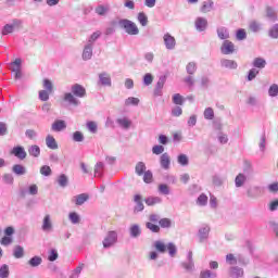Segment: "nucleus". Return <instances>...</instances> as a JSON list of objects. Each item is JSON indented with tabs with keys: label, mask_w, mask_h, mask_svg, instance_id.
Returning a JSON list of instances; mask_svg holds the SVG:
<instances>
[{
	"label": "nucleus",
	"mask_w": 278,
	"mask_h": 278,
	"mask_svg": "<svg viewBox=\"0 0 278 278\" xmlns=\"http://www.w3.org/2000/svg\"><path fill=\"white\" fill-rule=\"evenodd\" d=\"M72 92H65L63 96L64 103H67L68 105H74V108H78V105H81V101L79 99H84L86 97V88L79 84H74L71 87Z\"/></svg>",
	"instance_id": "1"
},
{
	"label": "nucleus",
	"mask_w": 278,
	"mask_h": 278,
	"mask_svg": "<svg viewBox=\"0 0 278 278\" xmlns=\"http://www.w3.org/2000/svg\"><path fill=\"white\" fill-rule=\"evenodd\" d=\"M117 25L121 29H124L128 36H138V34H140V28H138L136 22L131 20L121 18L118 20Z\"/></svg>",
	"instance_id": "2"
},
{
	"label": "nucleus",
	"mask_w": 278,
	"mask_h": 278,
	"mask_svg": "<svg viewBox=\"0 0 278 278\" xmlns=\"http://www.w3.org/2000/svg\"><path fill=\"white\" fill-rule=\"evenodd\" d=\"M15 232H16V230L12 226L4 228V237H2L0 240L1 247H10V244H12V242H14L13 236Z\"/></svg>",
	"instance_id": "3"
},
{
	"label": "nucleus",
	"mask_w": 278,
	"mask_h": 278,
	"mask_svg": "<svg viewBox=\"0 0 278 278\" xmlns=\"http://www.w3.org/2000/svg\"><path fill=\"white\" fill-rule=\"evenodd\" d=\"M212 231V228L210 227V225L207 224H202L199 228H198V240L200 242V244H203L205 242H207V240H210V232Z\"/></svg>",
	"instance_id": "4"
},
{
	"label": "nucleus",
	"mask_w": 278,
	"mask_h": 278,
	"mask_svg": "<svg viewBox=\"0 0 278 278\" xmlns=\"http://www.w3.org/2000/svg\"><path fill=\"white\" fill-rule=\"evenodd\" d=\"M118 242V233L114 230H111L106 233L105 238L102 241L103 249H110Z\"/></svg>",
	"instance_id": "5"
},
{
	"label": "nucleus",
	"mask_w": 278,
	"mask_h": 278,
	"mask_svg": "<svg viewBox=\"0 0 278 278\" xmlns=\"http://www.w3.org/2000/svg\"><path fill=\"white\" fill-rule=\"evenodd\" d=\"M22 24L21 20H13L11 24H5L1 29V36L14 34V30L20 29Z\"/></svg>",
	"instance_id": "6"
},
{
	"label": "nucleus",
	"mask_w": 278,
	"mask_h": 278,
	"mask_svg": "<svg viewBox=\"0 0 278 278\" xmlns=\"http://www.w3.org/2000/svg\"><path fill=\"white\" fill-rule=\"evenodd\" d=\"M236 52V45H233L230 40L223 41L220 46V53L223 55H232Z\"/></svg>",
	"instance_id": "7"
},
{
	"label": "nucleus",
	"mask_w": 278,
	"mask_h": 278,
	"mask_svg": "<svg viewBox=\"0 0 278 278\" xmlns=\"http://www.w3.org/2000/svg\"><path fill=\"white\" fill-rule=\"evenodd\" d=\"M163 41L165 45V49H167L168 51H173L175 50V47H177V40L168 33L163 36Z\"/></svg>",
	"instance_id": "8"
},
{
	"label": "nucleus",
	"mask_w": 278,
	"mask_h": 278,
	"mask_svg": "<svg viewBox=\"0 0 278 278\" xmlns=\"http://www.w3.org/2000/svg\"><path fill=\"white\" fill-rule=\"evenodd\" d=\"M41 230L45 233H51V231H53V222L51 220V215H45L42 219Z\"/></svg>",
	"instance_id": "9"
},
{
	"label": "nucleus",
	"mask_w": 278,
	"mask_h": 278,
	"mask_svg": "<svg viewBox=\"0 0 278 278\" xmlns=\"http://www.w3.org/2000/svg\"><path fill=\"white\" fill-rule=\"evenodd\" d=\"M226 262L227 264H230V266H233L236 264H249V260H244L242 256H239L238 258H236V256L233 254H227L226 255Z\"/></svg>",
	"instance_id": "10"
},
{
	"label": "nucleus",
	"mask_w": 278,
	"mask_h": 278,
	"mask_svg": "<svg viewBox=\"0 0 278 278\" xmlns=\"http://www.w3.org/2000/svg\"><path fill=\"white\" fill-rule=\"evenodd\" d=\"M164 84H166L165 75L159 77V80L154 88V97H162L163 94L162 90L164 89Z\"/></svg>",
	"instance_id": "11"
},
{
	"label": "nucleus",
	"mask_w": 278,
	"mask_h": 278,
	"mask_svg": "<svg viewBox=\"0 0 278 278\" xmlns=\"http://www.w3.org/2000/svg\"><path fill=\"white\" fill-rule=\"evenodd\" d=\"M134 203H135V207H134V213L135 214H138V213L144 211V203L142 202V195L135 194Z\"/></svg>",
	"instance_id": "12"
},
{
	"label": "nucleus",
	"mask_w": 278,
	"mask_h": 278,
	"mask_svg": "<svg viewBox=\"0 0 278 278\" xmlns=\"http://www.w3.org/2000/svg\"><path fill=\"white\" fill-rule=\"evenodd\" d=\"M12 155L17 157V160H25L27 157V152L23 146H16L11 151Z\"/></svg>",
	"instance_id": "13"
},
{
	"label": "nucleus",
	"mask_w": 278,
	"mask_h": 278,
	"mask_svg": "<svg viewBox=\"0 0 278 278\" xmlns=\"http://www.w3.org/2000/svg\"><path fill=\"white\" fill-rule=\"evenodd\" d=\"M220 66L222 68H227L228 71H236V68H238V62L229 59H222Z\"/></svg>",
	"instance_id": "14"
},
{
	"label": "nucleus",
	"mask_w": 278,
	"mask_h": 278,
	"mask_svg": "<svg viewBox=\"0 0 278 278\" xmlns=\"http://www.w3.org/2000/svg\"><path fill=\"white\" fill-rule=\"evenodd\" d=\"M216 34H217V38H219V40H229L230 35H229V28L225 27V26H219L216 28Z\"/></svg>",
	"instance_id": "15"
},
{
	"label": "nucleus",
	"mask_w": 278,
	"mask_h": 278,
	"mask_svg": "<svg viewBox=\"0 0 278 278\" xmlns=\"http://www.w3.org/2000/svg\"><path fill=\"white\" fill-rule=\"evenodd\" d=\"M161 168L168 170L170 168V155L165 152L160 156Z\"/></svg>",
	"instance_id": "16"
},
{
	"label": "nucleus",
	"mask_w": 278,
	"mask_h": 278,
	"mask_svg": "<svg viewBox=\"0 0 278 278\" xmlns=\"http://www.w3.org/2000/svg\"><path fill=\"white\" fill-rule=\"evenodd\" d=\"M90 199V195L88 193H80L78 195L73 197L72 203H75V205H84L86 201Z\"/></svg>",
	"instance_id": "17"
},
{
	"label": "nucleus",
	"mask_w": 278,
	"mask_h": 278,
	"mask_svg": "<svg viewBox=\"0 0 278 278\" xmlns=\"http://www.w3.org/2000/svg\"><path fill=\"white\" fill-rule=\"evenodd\" d=\"M195 29L198 31H205V29H207V18L197 17V20H195Z\"/></svg>",
	"instance_id": "18"
},
{
	"label": "nucleus",
	"mask_w": 278,
	"mask_h": 278,
	"mask_svg": "<svg viewBox=\"0 0 278 278\" xmlns=\"http://www.w3.org/2000/svg\"><path fill=\"white\" fill-rule=\"evenodd\" d=\"M52 131H64L66 129V122L64 119H56L51 126Z\"/></svg>",
	"instance_id": "19"
},
{
	"label": "nucleus",
	"mask_w": 278,
	"mask_h": 278,
	"mask_svg": "<svg viewBox=\"0 0 278 278\" xmlns=\"http://www.w3.org/2000/svg\"><path fill=\"white\" fill-rule=\"evenodd\" d=\"M83 60H92V43H87L83 50Z\"/></svg>",
	"instance_id": "20"
},
{
	"label": "nucleus",
	"mask_w": 278,
	"mask_h": 278,
	"mask_svg": "<svg viewBox=\"0 0 278 278\" xmlns=\"http://www.w3.org/2000/svg\"><path fill=\"white\" fill-rule=\"evenodd\" d=\"M247 194L249 197V199H257V197H260V194H262V188L255 186V187H251L250 189H248Z\"/></svg>",
	"instance_id": "21"
},
{
	"label": "nucleus",
	"mask_w": 278,
	"mask_h": 278,
	"mask_svg": "<svg viewBox=\"0 0 278 278\" xmlns=\"http://www.w3.org/2000/svg\"><path fill=\"white\" fill-rule=\"evenodd\" d=\"M12 173H14V175H17V177H22V175H27V168H25V166L21 164H15L12 167Z\"/></svg>",
	"instance_id": "22"
},
{
	"label": "nucleus",
	"mask_w": 278,
	"mask_h": 278,
	"mask_svg": "<svg viewBox=\"0 0 278 278\" xmlns=\"http://www.w3.org/2000/svg\"><path fill=\"white\" fill-rule=\"evenodd\" d=\"M46 146L48 147V149H52V151H55V149H58V141H55V137L48 135L46 137Z\"/></svg>",
	"instance_id": "23"
},
{
	"label": "nucleus",
	"mask_w": 278,
	"mask_h": 278,
	"mask_svg": "<svg viewBox=\"0 0 278 278\" xmlns=\"http://www.w3.org/2000/svg\"><path fill=\"white\" fill-rule=\"evenodd\" d=\"M99 81L101 86H112V78L108 73H101L99 74Z\"/></svg>",
	"instance_id": "24"
},
{
	"label": "nucleus",
	"mask_w": 278,
	"mask_h": 278,
	"mask_svg": "<svg viewBox=\"0 0 278 278\" xmlns=\"http://www.w3.org/2000/svg\"><path fill=\"white\" fill-rule=\"evenodd\" d=\"M212 10H214V1L207 0L203 2L200 12L207 14V12H212Z\"/></svg>",
	"instance_id": "25"
},
{
	"label": "nucleus",
	"mask_w": 278,
	"mask_h": 278,
	"mask_svg": "<svg viewBox=\"0 0 278 278\" xmlns=\"http://www.w3.org/2000/svg\"><path fill=\"white\" fill-rule=\"evenodd\" d=\"M116 123L122 129H129V127H131V119L127 117H119L116 119Z\"/></svg>",
	"instance_id": "26"
},
{
	"label": "nucleus",
	"mask_w": 278,
	"mask_h": 278,
	"mask_svg": "<svg viewBox=\"0 0 278 278\" xmlns=\"http://www.w3.org/2000/svg\"><path fill=\"white\" fill-rule=\"evenodd\" d=\"M247 184V175L240 173L235 178V186L236 188H242Z\"/></svg>",
	"instance_id": "27"
},
{
	"label": "nucleus",
	"mask_w": 278,
	"mask_h": 278,
	"mask_svg": "<svg viewBox=\"0 0 278 278\" xmlns=\"http://www.w3.org/2000/svg\"><path fill=\"white\" fill-rule=\"evenodd\" d=\"M13 257H15V260L25 257V249L21 245H15L13 249Z\"/></svg>",
	"instance_id": "28"
},
{
	"label": "nucleus",
	"mask_w": 278,
	"mask_h": 278,
	"mask_svg": "<svg viewBox=\"0 0 278 278\" xmlns=\"http://www.w3.org/2000/svg\"><path fill=\"white\" fill-rule=\"evenodd\" d=\"M135 173L139 177H142V175H144L147 173V165L144 164V162H138L136 164Z\"/></svg>",
	"instance_id": "29"
},
{
	"label": "nucleus",
	"mask_w": 278,
	"mask_h": 278,
	"mask_svg": "<svg viewBox=\"0 0 278 278\" xmlns=\"http://www.w3.org/2000/svg\"><path fill=\"white\" fill-rule=\"evenodd\" d=\"M104 170H105V164L103 162H98L94 165V177H103Z\"/></svg>",
	"instance_id": "30"
},
{
	"label": "nucleus",
	"mask_w": 278,
	"mask_h": 278,
	"mask_svg": "<svg viewBox=\"0 0 278 278\" xmlns=\"http://www.w3.org/2000/svg\"><path fill=\"white\" fill-rule=\"evenodd\" d=\"M129 233L130 238H140L142 230L140 229V226L138 224H135L129 228Z\"/></svg>",
	"instance_id": "31"
},
{
	"label": "nucleus",
	"mask_w": 278,
	"mask_h": 278,
	"mask_svg": "<svg viewBox=\"0 0 278 278\" xmlns=\"http://www.w3.org/2000/svg\"><path fill=\"white\" fill-rule=\"evenodd\" d=\"M144 203L148 206L160 205V203H162V198H160V197H148L144 200Z\"/></svg>",
	"instance_id": "32"
},
{
	"label": "nucleus",
	"mask_w": 278,
	"mask_h": 278,
	"mask_svg": "<svg viewBox=\"0 0 278 278\" xmlns=\"http://www.w3.org/2000/svg\"><path fill=\"white\" fill-rule=\"evenodd\" d=\"M244 276V269L235 266L230 268V277L240 278Z\"/></svg>",
	"instance_id": "33"
},
{
	"label": "nucleus",
	"mask_w": 278,
	"mask_h": 278,
	"mask_svg": "<svg viewBox=\"0 0 278 278\" xmlns=\"http://www.w3.org/2000/svg\"><path fill=\"white\" fill-rule=\"evenodd\" d=\"M137 21L140 23L142 27H147L149 25V17L147 16V13L139 12L137 15Z\"/></svg>",
	"instance_id": "34"
},
{
	"label": "nucleus",
	"mask_w": 278,
	"mask_h": 278,
	"mask_svg": "<svg viewBox=\"0 0 278 278\" xmlns=\"http://www.w3.org/2000/svg\"><path fill=\"white\" fill-rule=\"evenodd\" d=\"M56 184H59L60 188H66V186H68V176H66V174H61L56 178Z\"/></svg>",
	"instance_id": "35"
},
{
	"label": "nucleus",
	"mask_w": 278,
	"mask_h": 278,
	"mask_svg": "<svg viewBox=\"0 0 278 278\" xmlns=\"http://www.w3.org/2000/svg\"><path fill=\"white\" fill-rule=\"evenodd\" d=\"M266 16L269 21L275 23L277 21V11L273 7H266Z\"/></svg>",
	"instance_id": "36"
},
{
	"label": "nucleus",
	"mask_w": 278,
	"mask_h": 278,
	"mask_svg": "<svg viewBox=\"0 0 278 278\" xmlns=\"http://www.w3.org/2000/svg\"><path fill=\"white\" fill-rule=\"evenodd\" d=\"M172 101L174 103V105H184L186 103V98H184V96H181L180 93H175L172 97Z\"/></svg>",
	"instance_id": "37"
},
{
	"label": "nucleus",
	"mask_w": 278,
	"mask_h": 278,
	"mask_svg": "<svg viewBox=\"0 0 278 278\" xmlns=\"http://www.w3.org/2000/svg\"><path fill=\"white\" fill-rule=\"evenodd\" d=\"M218 274L210 269H203L200 271V278H217Z\"/></svg>",
	"instance_id": "38"
},
{
	"label": "nucleus",
	"mask_w": 278,
	"mask_h": 278,
	"mask_svg": "<svg viewBox=\"0 0 278 278\" xmlns=\"http://www.w3.org/2000/svg\"><path fill=\"white\" fill-rule=\"evenodd\" d=\"M154 249L157 251V253H166L167 245L161 240H157L153 243Z\"/></svg>",
	"instance_id": "39"
},
{
	"label": "nucleus",
	"mask_w": 278,
	"mask_h": 278,
	"mask_svg": "<svg viewBox=\"0 0 278 278\" xmlns=\"http://www.w3.org/2000/svg\"><path fill=\"white\" fill-rule=\"evenodd\" d=\"M28 154L31 156V157H40V147L39 146H30L28 148Z\"/></svg>",
	"instance_id": "40"
},
{
	"label": "nucleus",
	"mask_w": 278,
	"mask_h": 278,
	"mask_svg": "<svg viewBox=\"0 0 278 278\" xmlns=\"http://www.w3.org/2000/svg\"><path fill=\"white\" fill-rule=\"evenodd\" d=\"M40 264H42V257H40V256H33L28 261V265H30L31 268H38V266H40Z\"/></svg>",
	"instance_id": "41"
},
{
	"label": "nucleus",
	"mask_w": 278,
	"mask_h": 278,
	"mask_svg": "<svg viewBox=\"0 0 278 278\" xmlns=\"http://www.w3.org/2000/svg\"><path fill=\"white\" fill-rule=\"evenodd\" d=\"M207 201L208 198L205 193H202L198 197V199L195 200L197 205H199L200 207H205V205H207Z\"/></svg>",
	"instance_id": "42"
},
{
	"label": "nucleus",
	"mask_w": 278,
	"mask_h": 278,
	"mask_svg": "<svg viewBox=\"0 0 278 278\" xmlns=\"http://www.w3.org/2000/svg\"><path fill=\"white\" fill-rule=\"evenodd\" d=\"M68 220L72 223V225H79L81 217H79V214L77 212H72L68 214Z\"/></svg>",
	"instance_id": "43"
},
{
	"label": "nucleus",
	"mask_w": 278,
	"mask_h": 278,
	"mask_svg": "<svg viewBox=\"0 0 278 278\" xmlns=\"http://www.w3.org/2000/svg\"><path fill=\"white\" fill-rule=\"evenodd\" d=\"M0 278H10V266L8 264L0 266Z\"/></svg>",
	"instance_id": "44"
},
{
	"label": "nucleus",
	"mask_w": 278,
	"mask_h": 278,
	"mask_svg": "<svg viewBox=\"0 0 278 278\" xmlns=\"http://www.w3.org/2000/svg\"><path fill=\"white\" fill-rule=\"evenodd\" d=\"M159 225L160 227H162V229H170V227L173 226V222L170 220V218H161L159 220Z\"/></svg>",
	"instance_id": "45"
},
{
	"label": "nucleus",
	"mask_w": 278,
	"mask_h": 278,
	"mask_svg": "<svg viewBox=\"0 0 278 278\" xmlns=\"http://www.w3.org/2000/svg\"><path fill=\"white\" fill-rule=\"evenodd\" d=\"M84 263H79V265L72 270L70 278H79V275H81V270H84Z\"/></svg>",
	"instance_id": "46"
},
{
	"label": "nucleus",
	"mask_w": 278,
	"mask_h": 278,
	"mask_svg": "<svg viewBox=\"0 0 278 278\" xmlns=\"http://www.w3.org/2000/svg\"><path fill=\"white\" fill-rule=\"evenodd\" d=\"M249 27H250V30L253 31V34H257V31H262V24L256 21L250 22Z\"/></svg>",
	"instance_id": "47"
},
{
	"label": "nucleus",
	"mask_w": 278,
	"mask_h": 278,
	"mask_svg": "<svg viewBox=\"0 0 278 278\" xmlns=\"http://www.w3.org/2000/svg\"><path fill=\"white\" fill-rule=\"evenodd\" d=\"M254 68H266V60L263 58H256L253 61Z\"/></svg>",
	"instance_id": "48"
},
{
	"label": "nucleus",
	"mask_w": 278,
	"mask_h": 278,
	"mask_svg": "<svg viewBox=\"0 0 278 278\" xmlns=\"http://www.w3.org/2000/svg\"><path fill=\"white\" fill-rule=\"evenodd\" d=\"M166 251H168L169 257H175L177 255V245H175L173 242H169L167 243Z\"/></svg>",
	"instance_id": "49"
},
{
	"label": "nucleus",
	"mask_w": 278,
	"mask_h": 278,
	"mask_svg": "<svg viewBox=\"0 0 278 278\" xmlns=\"http://www.w3.org/2000/svg\"><path fill=\"white\" fill-rule=\"evenodd\" d=\"M203 116L205 118V121H214V109L212 108H206L204 110Z\"/></svg>",
	"instance_id": "50"
},
{
	"label": "nucleus",
	"mask_w": 278,
	"mask_h": 278,
	"mask_svg": "<svg viewBox=\"0 0 278 278\" xmlns=\"http://www.w3.org/2000/svg\"><path fill=\"white\" fill-rule=\"evenodd\" d=\"M52 173L53 170L49 165H43L40 167V175H42L43 177H51Z\"/></svg>",
	"instance_id": "51"
},
{
	"label": "nucleus",
	"mask_w": 278,
	"mask_h": 278,
	"mask_svg": "<svg viewBox=\"0 0 278 278\" xmlns=\"http://www.w3.org/2000/svg\"><path fill=\"white\" fill-rule=\"evenodd\" d=\"M181 266L187 273H192L194 270V261L182 262Z\"/></svg>",
	"instance_id": "52"
},
{
	"label": "nucleus",
	"mask_w": 278,
	"mask_h": 278,
	"mask_svg": "<svg viewBox=\"0 0 278 278\" xmlns=\"http://www.w3.org/2000/svg\"><path fill=\"white\" fill-rule=\"evenodd\" d=\"M269 38H273L274 40H277L278 38V24H275L271 26L268 30Z\"/></svg>",
	"instance_id": "53"
},
{
	"label": "nucleus",
	"mask_w": 278,
	"mask_h": 278,
	"mask_svg": "<svg viewBox=\"0 0 278 278\" xmlns=\"http://www.w3.org/2000/svg\"><path fill=\"white\" fill-rule=\"evenodd\" d=\"M186 72L188 73V75H194L197 73V63L189 62L186 66Z\"/></svg>",
	"instance_id": "54"
},
{
	"label": "nucleus",
	"mask_w": 278,
	"mask_h": 278,
	"mask_svg": "<svg viewBox=\"0 0 278 278\" xmlns=\"http://www.w3.org/2000/svg\"><path fill=\"white\" fill-rule=\"evenodd\" d=\"M106 12H110V9L103 4H100L96 8V14H98V16H105Z\"/></svg>",
	"instance_id": "55"
},
{
	"label": "nucleus",
	"mask_w": 278,
	"mask_h": 278,
	"mask_svg": "<svg viewBox=\"0 0 278 278\" xmlns=\"http://www.w3.org/2000/svg\"><path fill=\"white\" fill-rule=\"evenodd\" d=\"M177 162H178V164H180V166H188L190 161L188 159V155L179 154L177 157Z\"/></svg>",
	"instance_id": "56"
},
{
	"label": "nucleus",
	"mask_w": 278,
	"mask_h": 278,
	"mask_svg": "<svg viewBox=\"0 0 278 278\" xmlns=\"http://www.w3.org/2000/svg\"><path fill=\"white\" fill-rule=\"evenodd\" d=\"M159 192L167 197V194H170V188L166 184H161L159 185Z\"/></svg>",
	"instance_id": "57"
},
{
	"label": "nucleus",
	"mask_w": 278,
	"mask_h": 278,
	"mask_svg": "<svg viewBox=\"0 0 278 278\" xmlns=\"http://www.w3.org/2000/svg\"><path fill=\"white\" fill-rule=\"evenodd\" d=\"M140 104V99L138 98H134V97H129L125 100V105H135L138 106Z\"/></svg>",
	"instance_id": "58"
},
{
	"label": "nucleus",
	"mask_w": 278,
	"mask_h": 278,
	"mask_svg": "<svg viewBox=\"0 0 278 278\" xmlns=\"http://www.w3.org/2000/svg\"><path fill=\"white\" fill-rule=\"evenodd\" d=\"M147 229H149L150 231H152V233H160V226L155 225L151 222H148L146 224Z\"/></svg>",
	"instance_id": "59"
},
{
	"label": "nucleus",
	"mask_w": 278,
	"mask_h": 278,
	"mask_svg": "<svg viewBox=\"0 0 278 278\" xmlns=\"http://www.w3.org/2000/svg\"><path fill=\"white\" fill-rule=\"evenodd\" d=\"M74 142H84V132L77 130L72 136Z\"/></svg>",
	"instance_id": "60"
},
{
	"label": "nucleus",
	"mask_w": 278,
	"mask_h": 278,
	"mask_svg": "<svg viewBox=\"0 0 278 278\" xmlns=\"http://www.w3.org/2000/svg\"><path fill=\"white\" fill-rule=\"evenodd\" d=\"M236 38L237 40H247V30H244L243 28H239L236 31Z\"/></svg>",
	"instance_id": "61"
},
{
	"label": "nucleus",
	"mask_w": 278,
	"mask_h": 278,
	"mask_svg": "<svg viewBox=\"0 0 278 278\" xmlns=\"http://www.w3.org/2000/svg\"><path fill=\"white\" fill-rule=\"evenodd\" d=\"M43 88L48 92H53V83L49 78L43 79Z\"/></svg>",
	"instance_id": "62"
},
{
	"label": "nucleus",
	"mask_w": 278,
	"mask_h": 278,
	"mask_svg": "<svg viewBox=\"0 0 278 278\" xmlns=\"http://www.w3.org/2000/svg\"><path fill=\"white\" fill-rule=\"evenodd\" d=\"M213 184L217 187V188H220V186H223V184H225V178L218 176V175H215L213 176Z\"/></svg>",
	"instance_id": "63"
},
{
	"label": "nucleus",
	"mask_w": 278,
	"mask_h": 278,
	"mask_svg": "<svg viewBox=\"0 0 278 278\" xmlns=\"http://www.w3.org/2000/svg\"><path fill=\"white\" fill-rule=\"evenodd\" d=\"M269 97H278V85L274 84L268 89Z\"/></svg>",
	"instance_id": "64"
}]
</instances>
